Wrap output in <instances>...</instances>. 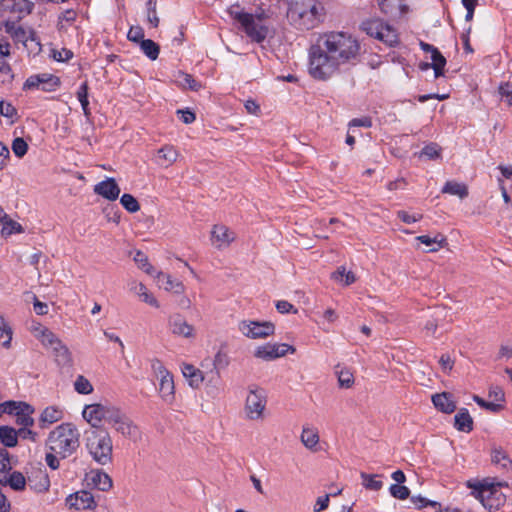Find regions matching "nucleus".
<instances>
[{
	"mask_svg": "<svg viewBox=\"0 0 512 512\" xmlns=\"http://www.w3.org/2000/svg\"><path fill=\"white\" fill-rule=\"evenodd\" d=\"M60 86V79L50 73L29 76L23 84V90L40 89L45 92L55 91Z\"/></svg>",
	"mask_w": 512,
	"mask_h": 512,
	"instance_id": "15",
	"label": "nucleus"
},
{
	"mask_svg": "<svg viewBox=\"0 0 512 512\" xmlns=\"http://www.w3.org/2000/svg\"><path fill=\"white\" fill-rule=\"evenodd\" d=\"M49 329L45 326H43L42 324L40 323H33L31 325V328H30V331L31 333L33 334V336L39 340V338H41L44 333H46V331H48Z\"/></svg>",
	"mask_w": 512,
	"mask_h": 512,
	"instance_id": "62",
	"label": "nucleus"
},
{
	"mask_svg": "<svg viewBox=\"0 0 512 512\" xmlns=\"http://www.w3.org/2000/svg\"><path fill=\"white\" fill-rule=\"evenodd\" d=\"M125 415L121 407L108 402L86 405L82 411L83 418L93 428H99L104 422L114 429Z\"/></svg>",
	"mask_w": 512,
	"mask_h": 512,
	"instance_id": "5",
	"label": "nucleus"
},
{
	"mask_svg": "<svg viewBox=\"0 0 512 512\" xmlns=\"http://www.w3.org/2000/svg\"><path fill=\"white\" fill-rule=\"evenodd\" d=\"M181 372L191 388L198 389L202 385L204 381L203 372L194 365L182 364Z\"/></svg>",
	"mask_w": 512,
	"mask_h": 512,
	"instance_id": "26",
	"label": "nucleus"
},
{
	"mask_svg": "<svg viewBox=\"0 0 512 512\" xmlns=\"http://www.w3.org/2000/svg\"><path fill=\"white\" fill-rule=\"evenodd\" d=\"M23 227L20 223L8 218L3 224H2V235L3 236H10L12 234L16 233H22Z\"/></svg>",
	"mask_w": 512,
	"mask_h": 512,
	"instance_id": "44",
	"label": "nucleus"
},
{
	"mask_svg": "<svg viewBox=\"0 0 512 512\" xmlns=\"http://www.w3.org/2000/svg\"><path fill=\"white\" fill-rule=\"evenodd\" d=\"M113 430L115 433L131 441H137L140 438L139 427L127 413Z\"/></svg>",
	"mask_w": 512,
	"mask_h": 512,
	"instance_id": "22",
	"label": "nucleus"
},
{
	"mask_svg": "<svg viewBox=\"0 0 512 512\" xmlns=\"http://www.w3.org/2000/svg\"><path fill=\"white\" fill-rule=\"evenodd\" d=\"M157 284L165 291L173 292L175 294H182L185 291V286L179 280L173 279L171 275L163 272H158L155 276Z\"/></svg>",
	"mask_w": 512,
	"mask_h": 512,
	"instance_id": "24",
	"label": "nucleus"
},
{
	"mask_svg": "<svg viewBox=\"0 0 512 512\" xmlns=\"http://www.w3.org/2000/svg\"><path fill=\"white\" fill-rule=\"evenodd\" d=\"M60 459L59 454L49 450L45 456L46 464L53 470H57L60 467Z\"/></svg>",
	"mask_w": 512,
	"mask_h": 512,
	"instance_id": "56",
	"label": "nucleus"
},
{
	"mask_svg": "<svg viewBox=\"0 0 512 512\" xmlns=\"http://www.w3.org/2000/svg\"><path fill=\"white\" fill-rule=\"evenodd\" d=\"M361 27L368 35L378 39L387 46L392 47L398 43V34L395 29L379 19L364 21Z\"/></svg>",
	"mask_w": 512,
	"mask_h": 512,
	"instance_id": "11",
	"label": "nucleus"
},
{
	"mask_svg": "<svg viewBox=\"0 0 512 512\" xmlns=\"http://www.w3.org/2000/svg\"><path fill=\"white\" fill-rule=\"evenodd\" d=\"M50 481L46 474L40 473L39 474V483L33 486L34 490L37 492H45L49 489Z\"/></svg>",
	"mask_w": 512,
	"mask_h": 512,
	"instance_id": "61",
	"label": "nucleus"
},
{
	"mask_svg": "<svg viewBox=\"0 0 512 512\" xmlns=\"http://www.w3.org/2000/svg\"><path fill=\"white\" fill-rule=\"evenodd\" d=\"M301 443L309 450H316V447L319 443V433L318 430L314 427L303 426L301 435H300Z\"/></svg>",
	"mask_w": 512,
	"mask_h": 512,
	"instance_id": "30",
	"label": "nucleus"
},
{
	"mask_svg": "<svg viewBox=\"0 0 512 512\" xmlns=\"http://www.w3.org/2000/svg\"><path fill=\"white\" fill-rule=\"evenodd\" d=\"M4 12L12 14L15 19H21L29 14L33 4L28 0H3L1 3Z\"/></svg>",
	"mask_w": 512,
	"mask_h": 512,
	"instance_id": "20",
	"label": "nucleus"
},
{
	"mask_svg": "<svg viewBox=\"0 0 512 512\" xmlns=\"http://www.w3.org/2000/svg\"><path fill=\"white\" fill-rule=\"evenodd\" d=\"M0 441L6 447H14L18 443V430L9 426H0Z\"/></svg>",
	"mask_w": 512,
	"mask_h": 512,
	"instance_id": "34",
	"label": "nucleus"
},
{
	"mask_svg": "<svg viewBox=\"0 0 512 512\" xmlns=\"http://www.w3.org/2000/svg\"><path fill=\"white\" fill-rule=\"evenodd\" d=\"M330 496L328 494L320 496L316 499V502L313 507L314 512H322L326 510L329 506Z\"/></svg>",
	"mask_w": 512,
	"mask_h": 512,
	"instance_id": "58",
	"label": "nucleus"
},
{
	"mask_svg": "<svg viewBox=\"0 0 512 512\" xmlns=\"http://www.w3.org/2000/svg\"><path fill=\"white\" fill-rule=\"evenodd\" d=\"M178 151L171 145L161 147L155 156L157 165L167 168L171 166L178 158Z\"/></svg>",
	"mask_w": 512,
	"mask_h": 512,
	"instance_id": "29",
	"label": "nucleus"
},
{
	"mask_svg": "<svg viewBox=\"0 0 512 512\" xmlns=\"http://www.w3.org/2000/svg\"><path fill=\"white\" fill-rule=\"evenodd\" d=\"M431 60V68L434 70L435 78L443 76V70L446 65L445 57L437 50L431 55Z\"/></svg>",
	"mask_w": 512,
	"mask_h": 512,
	"instance_id": "40",
	"label": "nucleus"
},
{
	"mask_svg": "<svg viewBox=\"0 0 512 512\" xmlns=\"http://www.w3.org/2000/svg\"><path fill=\"white\" fill-rule=\"evenodd\" d=\"M382 475L379 474H368L366 472L360 473L361 484L362 486L369 491H379L383 487V482L381 481Z\"/></svg>",
	"mask_w": 512,
	"mask_h": 512,
	"instance_id": "33",
	"label": "nucleus"
},
{
	"mask_svg": "<svg viewBox=\"0 0 512 512\" xmlns=\"http://www.w3.org/2000/svg\"><path fill=\"white\" fill-rule=\"evenodd\" d=\"M498 92L502 101L508 105H512V82H505L500 84Z\"/></svg>",
	"mask_w": 512,
	"mask_h": 512,
	"instance_id": "49",
	"label": "nucleus"
},
{
	"mask_svg": "<svg viewBox=\"0 0 512 512\" xmlns=\"http://www.w3.org/2000/svg\"><path fill=\"white\" fill-rule=\"evenodd\" d=\"M455 428L462 432H470L473 429V419L466 408H461L454 417Z\"/></svg>",
	"mask_w": 512,
	"mask_h": 512,
	"instance_id": "32",
	"label": "nucleus"
},
{
	"mask_svg": "<svg viewBox=\"0 0 512 512\" xmlns=\"http://www.w3.org/2000/svg\"><path fill=\"white\" fill-rule=\"evenodd\" d=\"M468 486L472 489L474 497L490 511L498 510L506 501V495L502 491L503 485L501 483L483 480L476 483L468 482Z\"/></svg>",
	"mask_w": 512,
	"mask_h": 512,
	"instance_id": "7",
	"label": "nucleus"
},
{
	"mask_svg": "<svg viewBox=\"0 0 512 512\" xmlns=\"http://www.w3.org/2000/svg\"><path fill=\"white\" fill-rule=\"evenodd\" d=\"M129 291L136 294L141 301L149 304L152 307L159 308L158 300L149 292L147 287L142 283L136 280H131L128 283Z\"/></svg>",
	"mask_w": 512,
	"mask_h": 512,
	"instance_id": "25",
	"label": "nucleus"
},
{
	"mask_svg": "<svg viewBox=\"0 0 512 512\" xmlns=\"http://www.w3.org/2000/svg\"><path fill=\"white\" fill-rule=\"evenodd\" d=\"M177 114L185 124H190L195 121V114L190 110H178Z\"/></svg>",
	"mask_w": 512,
	"mask_h": 512,
	"instance_id": "63",
	"label": "nucleus"
},
{
	"mask_svg": "<svg viewBox=\"0 0 512 512\" xmlns=\"http://www.w3.org/2000/svg\"><path fill=\"white\" fill-rule=\"evenodd\" d=\"M169 330L172 335L192 340L196 337V329L181 314L172 315L168 320Z\"/></svg>",
	"mask_w": 512,
	"mask_h": 512,
	"instance_id": "17",
	"label": "nucleus"
},
{
	"mask_svg": "<svg viewBox=\"0 0 512 512\" xmlns=\"http://www.w3.org/2000/svg\"><path fill=\"white\" fill-rule=\"evenodd\" d=\"M397 217L406 224H412L420 221L423 216L420 213L410 214L407 211L400 210L397 212Z\"/></svg>",
	"mask_w": 512,
	"mask_h": 512,
	"instance_id": "52",
	"label": "nucleus"
},
{
	"mask_svg": "<svg viewBox=\"0 0 512 512\" xmlns=\"http://www.w3.org/2000/svg\"><path fill=\"white\" fill-rule=\"evenodd\" d=\"M76 95H77V99L79 100V102L81 104L84 115L88 117L90 115V110H89V101H88V85L86 82H83L79 86Z\"/></svg>",
	"mask_w": 512,
	"mask_h": 512,
	"instance_id": "41",
	"label": "nucleus"
},
{
	"mask_svg": "<svg viewBox=\"0 0 512 512\" xmlns=\"http://www.w3.org/2000/svg\"><path fill=\"white\" fill-rule=\"evenodd\" d=\"M74 388L79 394L88 395L93 392V386L84 376H78L74 382Z\"/></svg>",
	"mask_w": 512,
	"mask_h": 512,
	"instance_id": "46",
	"label": "nucleus"
},
{
	"mask_svg": "<svg viewBox=\"0 0 512 512\" xmlns=\"http://www.w3.org/2000/svg\"><path fill=\"white\" fill-rule=\"evenodd\" d=\"M332 279L343 285H350L355 282L356 278L353 272L346 271L345 267H339L332 273Z\"/></svg>",
	"mask_w": 512,
	"mask_h": 512,
	"instance_id": "37",
	"label": "nucleus"
},
{
	"mask_svg": "<svg viewBox=\"0 0 512 512\" xmlns=\"http://www.w3.org/2000/svg\"><path fill=\"white\" fill-rule=\"evenodd\" d=\"M134 261L138 264L140 268H142L147 274L152 275L154 269L152 265L148 262V258L146 255L140 251H138L134 256Z\"/></svg>",
	"mask_w": 512,
	"mask_h": 512,
	"instance_id": "50",
	"label": "nucleus"
},
{
	"mask_svg": "<svg viewBox=\"0 0 512 512\" xmlns=\"http://www.w3.org/2000/svg\"><path fill=\"white\" fill-rule=\"evenodd\" d=\"M287 17L299 30H311L324 18V7L317 0H291Z\"/></svg>",
	"mask_w": 512,
	"mask_h": 512,
	"instance_id": "3",
	"label": "nucleus"
},
{
	"mask_svg": "<svg viewBox=\"0 0 512 512\" xmlns=\"http://www.w3.org/2000/svg\"><path fill=\"white\" fill-rule=\"evenodd\" d=\"M473 400L482 408L487 409L491 412H498L501 409V405L494 402H487L481 397L475 395L473 396Z\"/></svg>",
	"mask_w": 512,
	"mask_h": 512,
	"instance_id": "54",
	"label": "nucleus"
},
{
	"mask_svg": "<svg viewBox=\"0 0 512 512\" xmlns=\"http://www.w3.org/2000/svg\"><path fill=\"white\" fill-rule=\"evenodd\" d=\"M5 32L9 34L15 45L21 44L29 55H38L42 46L35 31L30 27H23L13 20L4 22Z\"/></svg>",
	"mask_w": 512,
	"mask_h": 512,
	"instance_id": "8",
	"label": "nucleus"
},
{
	"mask_svg": "<svg viewBox=\"0 0 512 512\" xmlns=\"http://www.w3.org/2000/svg\"><path fill=\"white\" fill-rule=\"evenodd\" d=\"M276 309L281 314L297 313V309L286 300H279L276 302Z\"/></svg>",
	"mask_w": 512,
	"mask_h": 512,
	"instance_id": "57",
	"label": "nucleus"
},
{
	"mask_svg": "<svg viewBox=\"0 0 512 512\" xmlns=\"http://www.w3.org/2000/svg\"><path fill=\"white\" fill-rule=\"evenodd\" d=\"M65 502L69 509L75 510H93L97 506L93 495L86 490L70 494Z\"/></svg>",
	"mask_w": 512,
	"mask_h": 512,
	"instance_id": "18",
	"label": "nucleus"
},
{
	"mask_svg": "<svg viewBox=\"0 0 512 512\" xmlns=\"http://www.w3.org/2000/svg\"><path fill=\"white\" fill-rule=\"evenodd\" d=\"M228 14L252 42L261 44L275 35L272 12L269 9L258 7L248 12L234 4L228 8Z\"/></svg>",
	"mask_w": 512,
	"mask_h": 512,
	"instance_id": "2",
	"label": "nucleus"
},
{
	"mask_svg": "<svg viewBox=\"0 0 512 512\" xmlns=\"http://www.w3.org/2000/svg\"><path fill=\"white\" fill-rule=\"evenodd\" d=\"M492 462L503 469L509 468L511 461L507 454L500 448H495L491 454Z\"/></svg>",
	"mask_w": 512,
	"mask_h": 512,
	"instance_id": "42",
	"label": "nucleus"
},
{
	"mask_svg": "<svg viewBox=\"0 0 512 512\" xmlns=\"http://www.w3.org/2000/svg\"><path fill=\"white\" fill-rule=\"evenodd\" d=\"M360 54V42L352 34L342 31L323 33L308 50V73L315 80H329L348 66L355 65Z\"/></svg>",
	"mask_w": 512,
	"mask_h": 512,
	"instance_id": "1",
	"label": "nucleus"
},
{
	"mask_svg": "<svg viewBox=\"0 0 512 512\" xmlns=\"http://www.w3.org/2000/svg\"><path fill=\"white\" fill-rule=\"evenodd\" d=\"M120 188L114 178H106L94 186V193L109 200L114 201L120 195Z\"/></svg>",
	"mask_w": 512,
	"mask_h": 512,
	"instance_id": "21",
	"label": "nucleus"
},
{
	"mask_svg": "<svg viewBox=\"0 0 512 512\" xmlns=\"http://www.w3.org/2000/svg\"><path fill=\"white\" fill-rule=\"evenodd\" d=\"M127 37L130 41L141 43L144 39V31L140 26H133L129 29Z\"/></svg>",
	"mask_w": 512,
	"mask_h": 512,
	"instance_id": "53",
	"label": "nucleus"
},
{
	"mask_svg": "<svg viewBox=\"0 0 512 512\" xmlns=\"http://www.w3.org/2000/svg\"><path fill=\"white\" fill-rule=\"evenodd\" d=\"M389 492L392 497L399 500H405L410 495V490L406 486L400 484H392L389 488Z\"/></svg>",
	"mask_w": 512,
	"mask_h": 512,
	"instance_id": "48",
	"label": "nucleus"
},
{
	"mask_svg": "<svg viewBox=\"0 0 512 512\" xmlns=\"http://www.w3.org/2000/svg\"><path fill=\"white\" fill-rule=\"evenodd\" d=\"M441 148L436 143H430L426 145L420 152V157H426L429 160H435L440 158Z\"/></svg>",
	"mask_w": 512,
	"mask_h": 512,
	"instance_id": "47",
	"label": "nucleus"
},
{
	"mask_svg": "<svg viewBox=\"0 0 512 512\" xmlns=\"http://www.w3.org/2000/svg\"><path fill=\"white\" fill-rule=\"evenodd\" d=\"M120 203L130 213H135L140 210L137 199L131 194H123L120 198Z\"/></svg>",
	"mask_w": 512,
	"mask_h": 512,
	"instance_id": "43",
	"label": "nucleus"
},
{
	"mask_svg": "<svg viewBox=\"0 0 512 512\" xmlns=\"http://www.w3.org/2000/svg\"><path fill=\"white\" fill-rule=\"evenodd\" d=\"M152 370L159 380L158 391L160 398L166 404H173L175 401V384L173 375L167 370L164 364L154 359L151 364Z\"/></svg>",
	"mask_w": 512,
	"mask_h": 512,
	"instance_id": "10",
	"label": "nucleus"
},
{
	"mask_svg": "<svg viewBox=\"0 0 512 512\" xmlns=\"http://www.w3.org/2000/svg\"><path fill=\"white\" fill-rule=\"evenodd\" d=\"M73 56V53L68 49H61V50H53L52 51V57L54 60L58 62H63L71 59Z\"/></svg>",
	"mask_w": 512,
	"mask_h": 512,
	"instance_id": "59",
	"label": "nucleus"
},
{
	"mask_svg": "<svg viewBox=\"0 0 512 512\" xmlns=\"http://www.w3.org/2000/svg\"><path fill=\"white\" fill-rule=\"evenodd\" d=\"M442 193L456 195L462 199L468 195V189L467 186L463 183L448 181L442 188Z\"/></svg>",
	"mask_w": 512,
	"mask_h": 512,
	"instance_id": "36",
	"label": "nucleus"
},
{
	"mask_svg": "<svg viewBox=\"0 0 512 512\" xmlns=\"http://www.w3.org/2000/svg\"><path fill=\"white\" fill-rule=\"evenodd\" d=\"M8 484L12 489L21 491L25 488L26 479L22 473L14 471L9 476Z\"/></svg>",
	"mask_w": 512,
	"mask_h": 512,
	"instance_id": "45",
	"label": "nucleus"
},
{
	"mask_svg": "<svg viewBox=\"0 0 512 512\" xmlns=\"http://www.w3.org/2000/svg\"><path fill=\"white\" fill-rule=\"evenodd\" d=\"M512 357V344H503L498 352V359H509Z\"/></svg>",
	"mask_w": 512,
	"mask_h": 512,
	"instance_id": "64",
	"label": "nucleus"
},
{
	"mask_svg": "<svg viewBox=\"0 0 512 512\" xmlns=\"http://www.w3.org/2000/svg\"><path fill=\"white\" fill-rule=\"evenodd\" d=\"M85 446L92 459L105 466L112 462L113 443L108 431L93 429L86 433Z\"/></svg>",
	"mask_w": 512,
	"mask_h": 512,
	"instance_id": "6",
	"label": "nucleus"
},
{
	"mask_svg": "<svg viewBox=\"0 0 512 512\" xmlns=\"http://www.w3.org/2000/svg\"><path fill=\"white\" fill-rule=\"evenodd\" d=\"M435 408L443 413L451 414L456 409V402L450 393L443 392L432 396Z\"/></svg>",
	"mask_w": 512,
	"mask_h": 512,
	"instance_id": "28",
	"label": "nucleus"
},
{
	"mask_svg": "<svg viewBox=\"0 0 512 512\" xmlns=\"http://www.w3.org/2000/svg\"><path fill=\"white\" fill-rule=\"evenodd\" d=\"M295 352L296 348L290 344L267 342L258 345L254 349L253 355L259 360L269 362L284 357L287 354H294Z\"/></svg>",
	"mask_w": 512,
	"mask_h": 512,
	"instance_id": "14",
	"label": "nucleus"
},
{
	"mask_svg": "<svg viewBox=\"0 0 512 512\" xmlns=\"http://www.w3.org/2000/svg\"><path fill=\"white\" fill-rule=\"evenodd\" d=\"M335 373L338 378V384L341 388L349 389L354 385V374L349 368L338 366Z\"/></svg>",
	"mask_w": 512,
	"mask_h": 512,
	"instance_id": "35",
	"label": "nucleus"
},
{
	"mask_svg": "<svg viewBox=\"0 0 512 512\" xmlns=\"http://www.w3.org/2000/svg\"><path fill=\"white\" fill-rule=\"evenodd\" d=\"M28 150V145L23 138H16L12 142V151L18 157L22 158Z\"/></svg>",
	"mask_w": 512,
	"mask_h": 512,
	"instance_id": "51",
	"label": "nucleus"
},
{
	"mask_svg": "<svg viewBox=\"0 0 512 512\" xmlns=\"http://www.w3.org/2000/svg\"><path fill=\"white\" fill-rule=\"evenodd\" d=\"M235 239V232L225 225H214L211 230V244L219 250L229 247Z\"/></svg>",
	"mask_w": 512,
	"mask_h": 512,
	"instance_id": "19",
	"label": "nucleus"
},
{
	"mask_svg": "<svg viewBox=\"0 0 512 512\" xmlns=\"http://www.w3.org/2000/svg\"><path fill=\"white\" fill-rule=\"evenodd\" d=\"M3 413L14 414L16 417V424L20 428L32 427L34 419L32 414L34 408L25 402L7 401L0 405Z\"/></svg>",
	"mask_w": 512,
	"mask_h": 512,
	"instance_id": "13",
	"label": "nucleus"
},
{
	"mask_svg": "<svg viewBox=\"0 0 512 512\" xmlns=\"http://www.w3.org/2000/svg\"><path fill=\"white\" fill-rule=\"evenodd\" d=\"M80 431L71 422L61 423L51 430L46 440L47 450L66 459L73 455L80 446Z\"/></svg>",
	"mask_w": 512,
	"mask_h": 512,
	"instance_id": "4",
	"label": "nucleus"
},
{
	"mask_svg": "<svg viewBox=\"0 0 512 512\" xmlns=\"http://www.w3.org/2000/svg\"><path fill=\"white\" fill-rule=\"evenodd\" d=\"M28 439L32 442H36L38 440V433L30 429V427L19 428L18 429V438Z\"/></svg>",
	"mask_w": 512,
	"mask_h": 512,
	"instance_id": "60",
	"label": "nucleus"
},
{
	"mask_svg": "<svg viewBox=\"0 0 512 512\" xmlns=\"http://www.w3.org/2000/svg\"><path fill=\"white\" fill-rule=\"evenodd\" d=\"M0 114L6 118H13L16 116L17 111L11 103L1 100L0 101Z\"/></svg>",
	"mask_w": 512,
	"mask_h": 512,
	"instance_id": "55",
	"label": "nucleus"
},
{
	"mask_svg": "<svg viewBox=\"0 0 512 512\" xmlns=\"http://www.w3.org/2000/svg\"><path fill=\"white\" fill-rule=\"evenodd\" d=\"M142 52L151 60H156L159 55L160 48L153 40L145 39L140 43Z\"/></svg>",
	"mask_w": 512,
	"mask_h": 512,
	"instance_id": "39",
	"label": "nucleus"
},
{
	"mask_svg": "<svg viewBox=\"0 0 512 512\" xmlns=\"http://www.w3.org/2000/svg\"><path fill=\"white\" fill-rule=\"evenodd\" d=\"M238 331L249 339H265L275 333V325L270 321L245 319L238 323Z\"/></svg>",
	"mask_w": 512,
	"mask_h": 512,
	"instance_id": "12",
	"label": "nucleus"
},
{
	"mask_svg": "<svg viewBox=\"0 0 512 512\" xmlns=\"http://www.w3.org/2000/svg\"><path fill=\"white\" fill-rule=\"evenodd\" d=\"M416 240L428 247V252H436L447 245V239L442 234L434 237L428 235L417 236Z\"/></svg>",
	"mask_w": 512,
	"mask_h": 512,
	"instance_id": "31",
	"label": "nucleus"
},
{
	"mask_svg": "<svg viewBox=\"0 0 512 512\" xmlns=\"http://www.w3.org/2000/svg\"><path fill=\"white\" fill-rule=\"evenodd\" d=\"M267 406L266 391L256 385H249L244 400V415L249 421H259L265 418Z\"/></svg>",
	"mask_w": 512,
	"mask_h": 512,
	"instance_id": "9",
	"label": "nucleus"
},
{
	"mask_svg": "<svg viewBox=\"0 0 512 512\" xmlns=\"http://www.w3.org/2000/svg\"><path fill=\"white\" fill-rule=\"evenodd\" d=\"M88 480L90 485L103 492L109 491L113 485L110 476L101 470H92Z\"/></svg>",
	"mask_w": 512,
	"mask_h": 512,
	"instance_id": "27",
	"label": "nucleus"
},
{
	"mask_svg": "<svg viewBox=\"0 0 512 512\" xmlns=\"http://www.w3.org/2000/svg\"><path fill=\"white\" fill-rule=\"evenodd\" d=\"M64 418L63 408L51 405L42 410L39 416L40 428H47L54 423L61 421Z\"/></svg>",
	"mask_w": 512,
	"mask_h": 512,
	"instance_id": "23",
	"label": "nucleus"
},
{
	"mask_svg": "<svg viewBox=\"0 0 512 512\" xmlns=\"http://www.w3.org/2000/svg\"><path fill=\"white\" fill-rule=\"evenodd\" d=\"M39 341L44 347L52 349L58 362L63 364L70 362L71 357L68 347L51 330L46 331L39 338Z\"/></svg>",
	"mask_w": 512,
	"mask_h": 512,
	"instance_id": "16",
	"label": "nucleus"
},
{
	"mask_svg": "<svg viewBox=\"0 0 512 512\" xmlns=\"http://www.w3.org/2000/svg\"><path fill=\"white\" fill-rule=\"evenodd\" d=\"M177 82L184 89L198 91L201 88V84L192 75L183 72H179Z\"/></svg>",
	"mask_w": 512,
	"mask_h": 512,
	"instance_id": "38",
	"label": "nucleus"
}]
</instances>
